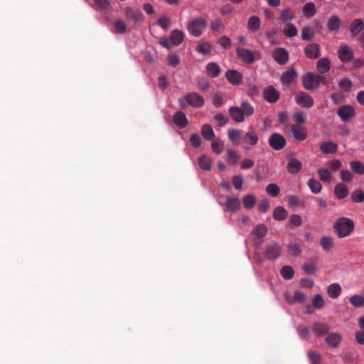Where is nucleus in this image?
I'll return each instance as SVG.
<instances>
[{"mask_svg": "<svg viewBox=\"0 0 364 364\" xmlns=\"http://www.w3.org/2000/svg\"><path fill=\"white\" fill-rule=\"evenodd\" d=\"M254 112V107L247 101L242 102L240 107H230L228 110V113L232 119L238 123L244 122L245 117L252 116Z\"/></svg>", "mask_w": 364, "mask_h": 364, "instance_id": "1", "label": "nucleus"}, {"mask_svg": "<svg viewBox=\"0 0 364 364\" xmlns=\"http://www.w3.org/2000/svg\"><path fill=\"white\" fill-rule=\"evenodd\" d=\"M354 228L353 220L346 217L339 218L333 225V230L339 238L349 236L353 232Z\"/></svg>", "mask_w": 364, "mask_h": 364, "instance_id": "2", "label": "nucleus"}, {"mask_svg": "<svg viewBox=\"0 0 364 364\" xmlns=\"http://www.w3.org/2000/svg\"><path fill=\"white\" fill-rule=\"evenodd\" d=\"M238 58L244 63L252 64L256 60L261 58V54L259 51H252L251 50L238 47L236 50Z\"/></svg>", "mask_w": 364, "mask_h": 364, "instance_id": "3", "label": "nucleus"}, {"mask_svg": "<svg viewBox=\"0 0 364 364\" xmlns=\"http://www.w3.org/2000/svg\"><path fill=\"white\" fill-rule=\"evenodd\" d=\"M179 102L181 107H186V102L193 107H201L204 105V98L197 92H191L186 95L185 98L180 99Z\"/></svg>", "mask_w": 364, "mask_h": 364, "instance_id": "4", "label": "nucleus"}, {"mask_svg": "<svg viewBox=\"0 0 364 364\" xmlns=\"http://www.w3.org/2000/svg\"><path fill=\"white\" fill-rule=\"evenodd\" d=\"M206 21L204 18L199 16L189 22L188 30L194 36H199L202 34L203 30L206 26Z\"/></svg>", "mask_w": 364, "mask_h": 364, "instance_id": "5", "label": "nucleus"}, {"mask_svg": "<svg viewBox=\"0 0 364 364\" xmlns=\"http://www.w3.org/2000/svg\"><path fill=\"white\" fill-rule=\"evenodd\" d=\"M269 144L274 150L279 151L287 145V140L283 135L273 133L269 138Z\"/></svg>", "mask_w": 364, "mask_h": 364, "instance_id": "6", "label": "nucleus"}, {"mask_svg": "<svg viewBox=\"0 0 364 364\" xmlns=\"http://www.w3.org/2000/svg\"><path fill=\"white\" fill-rule=\"evenodd\" d=\"M338 56L342 63H349L353 58V50L348 44H342L338 50Z\"/></svg>", "mask_w": 364, "mask_h": 364, "instance_id": "7", "label": "nucleus"}, {"mask_svg": "<svg viewBox=\"0 0 364 364\" xmlns=\"http://www.w3.org/2000/svg\"><path fill=\"white\" fill-rule=\"evenodd\" d=\"M304 53L307 58L317 59L321 55V46L317 43H311L304 48Z\"/></svg>", "mask_w": 364, "mask_h": 364, "instance_id": "8", "label": "nucleus"}, {"mask_svg": "<svg viewBox=\"0 0 364 364\" xmlns=\"http://www.w3.org/2000/svg\"><path fill=\"white\" fill-rule=\"evenodd\" d=\"M316 74L309 72L304 74L302 77L301 82L303 87L308 90H313L318 88V83L316 82Z\"/></svg>", "mask_w": 364, "mask_h": 364, "instance_id": "9", "label": "nucleus"}, {"mask_svg": "<svg viewBox=\"0 0 364 364\" xmlns=\"http://www.w3.org/2000/svg\"><path fill=\"white\" fill-rule=\"evenodd\" d=\"M295 102L304 108H310L314 105L313 98L305 92H298L295 95Z\"/></svg>", "mask_w": 364, "mask_h": 364, "instance_id": "10", "label": "nucleus"}, {"mask_svg": "<svg viewBox=\"0 0 364 364\" xmlns=\"http://www.w3.org/2000/svg\"><path fill=\"white\" fill-rule=\"evenodd\" d=\"M272 58L274 60L281 65H285L289 59V54L288 51L284 48H277L272 51Z\"/></svg>", "mask_w": 364, "mask_h": 364, "instance_id": "11", "label": "nucleus"}, {"mask_svg": "<svg viewBox=\"0 0 364 364\" xmlns=\"http://www.w3.org/2000/svg\"><path fill=\"white\" fill-rule=\"evenodd\" d=\"M355 114L354 108L348 105L341 106L337 110V114L343 122L350 121Z\"/></svg>", "mask_w": 364, "mask_h": 364, "instance_id": "12", "label": "nucleus"}, {"mask_svg": "<svg viewBox=\"0 0 364 364\" xmlns=\"http://www.w3.org/2000/svg\"><path fill=\"white\" fill-rule=\"evenodd\" d=\"M126 18L129 21L132 20L135 23L142 22L144 21V15L139 10L133 9L131 7H126L124 9Z\"/></svg>", "mask_w": 364, "mask_h": 364, "instance_id": "13", "label": "nucleus"}, {"mask_svg": "<svg viewBox=\"0 0 364 364\" xmlns=\"http://www.w3.org/2000/svg\"><path fill=\"white\" fill-rule=\"evenodd\" d=\"M264 100L269 103H275L280 97L279 92L273 86L269 85L263 92Z\"/></svg>", "mask_w": 364, "mask_h": 364, "instance_id": "14", "label": "nucleus"}, {"mask_svg": "<svg viewBox=\"0 0 364 364\" xmlns=\"http://www.w3.org/2000/svg\"><path fill=\"white\" fill-rule=\"evenodd\" d=\"M281 255V247L278 243H272L267 246L264 255L269 259L273 260Z\"/></svg>", "mask_w": 364, "mask_h": 364, "instance_id": "15", "label": "nucleus"}, {"mask_svg": "<svg viewBox=\"0 0 364 364\" xmlns=\"http://www.w3.org/2000/svg\"><path fill=\"white\" fill-rule=\"evenodd\" d=\"M228 81L232 85H240L242 82V75L236 70L229 69L225 73Z\"/></svg>", "mask_w": 364, "mask_h": 364, "instance_id": "16", "label": "nucleus"}, {"mask_svg": "<svg viewBox=\"0 0 364 364\" xmlns=\"http://www.w3.org/2000/svg\"><path fill=\"white\" fill-rule=\"evenodd\" d=\"M291 132L294 139L297 141H304L307 137V130L301 125L292 124L291 126Z\"/></svg>", "mask_w": 364, "mask_h": 364, "instance_id": "17", "label": "nucleus"}, {"mask_svg": "<svg viewBox=\"0 0 364 364\" xmlns=\"http://www.w3.org/2000/svg\"><path fill=\"white\" fill-rule=\"evenodd\" d=\"M302 168V163L299 159L294 157H289L288 163L287 164V170L291 174H296Z\"/></svg>", "mask_w": 364, "mask_h": 364, "instance_id": "18", "label": "nucleus"}, {"mask_svg": "<svg viewBox=\"0 0 364 364\" xmlns=\"http://www.w3.org/2000/svg\"><path fill=\"white\" fill-rule=\"evenodd\" d=\"M298 76L297 72L294 67L289 68L281 76V81L284 85L291 84L294 79Z\"/></svg>", "mask_w": 364, "mask_h": 364, "instance_id": "19", "label": "nucleus"}, {"mask_svg": "<svg viewBox=\"0 0 364 364\" xmlns=\"http://www.w3.org/2000/svg\"><path fill=\"white\" fill-rule=\"evenodd\" d=\"M338 144L333 141H325L320 144V150L323 154H331L338 151Z\"/></svg>", "mask_w": 364, "mask_h": 364, "instance_id": "20", "label": "nucleus"}, {"mask_svg": "<svg viewBox=\"0 0 364 364\" xmlns=\"http://www.w3.org/2000/svg\"><path fill=\"white\" fill-rule=\"evenodd\" d=\"M173 122L179 128H184L188 124L186 114L181 111H177L173 117Z\"/></svg>", "mask_w": 364, "mask_h": 364, "instance_id": "21", "label": "nucleus"}, {"mask_svg": "<svg viewBox=\"0 0 364 364\" xmlns=\"http://www.w3.org/2000/svg\"><path fill=\"white\" fill-rule=\"evenodd\" d=\"M342 339L341 334L338 333H331L326 338V343L330 348H336L340 344Z\"/></svg>", "mask_w": 364, "mask_h": 364, "instance_id": "22", "label": "nucleus"}, {"mask_svg": "<svg viewBox=\"0 0 364 364\" xmlns=\"http://www.w3.org/2000/svg\"><path fill=\"white\" fill-rule=\"evenodd\" d=\"M243 141L245 143L247 144L250 146H255L257 144L259 141V137L257 134L253 131L251 128L249 131L245 134L243 137Z\"/></svg>", "mask_w": 364, "mask_h": 364, "instance_id": "23", "label": "nucleus"}, {"mask_svg": "<svg viewBox=\"0 0 364 364\" xmlns=\"http://www.w3.org/2000/svg\"><path fill=\"white\" fill-rule=\"evenodd\" d=\"M364 28V21L360 18L354 19L350 25V31L353 36H357Z\"/></svg>", "mask_w": 364, "mask_h": 364, "instance_id": "24", "label": "nucleus"}, {"mask_svg": "<svg viewBox=\"0 0 364 364\" xmlns=\"http://www.w3.org/2000/svg\"><path fill=\"white\" fill-rule=\"evenodd\" d=\"M341 19L336 15H333L328 19L327 27L330 31H338L341 28Z\"/></svg>", "mask_w": 364, "mask_h": 364, "instance_id": "25", "label": "nucleus"}, {"mask_svg": "<svg viewBox=\"0 0 364 364\" xmlns=\"http://www.w3.org/2000/svg\"><path fill=\"white\" fill-rule=\"evenodd\" d=\"M206 71L209 77L215 78L220 75L221 73V69L217 63H208L206 65Z\"/></svg>", "mask_w": 364, "mask_h": 364, "instance_id": "26", "label": "nucleus"}, {"mask_svg": "<svg viewBox=\"0 0 364 364\" xmlns=\"http://www.w3.org/2000/svg\"><path fill=\"white\" fill-rule=\"evenodd\" d=\"M316 68L320 74H324L331 68L330 60L326 58H320L316 63Z\"/></svg>", "mask_w": 364, "mask_h": 364, "instance_id": "27", "label": "nucleus"}, {"mask_svg": "<svg viewBox=\"0 0 364 364\" xmlns=\"http://www.w3.org/2000/svg\"><path fill=\"white\" fill-rule=\"evenodd\" d=\"M169 37L172 46H178L183 42L184 34L181 31L175 29L171 31Z\"/></svg>", "mask_w": 364, "mask_h": 364, "instance_id": "28", "label": "nucleus"}, {"mask_svg": "<svg viewBox=\"0 0 364 364\" xmlns=\"http://www.w3.org/2000/svg\"><path fill=\"white\" fill-rule=\"evenodd\" d=\"M341 287L338 283L331 284L327 288L328 296L333 299H337L341 295Z\"/></svg>", "mask_w": 364, "mask_h": 364, "instance_id": "29", "label": "nucleus"}, {"mask_svg": "<svg viewBox=\"0 0 364 364\" xmlns=\"http://www.w3.org/2000/svg\"><path fill=\"white\" fill-rule=\"evenodd\" d=\"M228 136L233 144L237 145L240 142L241 131L238 129H229L228 130Z\"/></svg>", "mask_w": 364, "mask_h": 364, "instance_id": "30", "label": "nucleus"}, {"mask_svg": "<svg viewBox=\"0 0 364 364\" xmlns=\"http://www.w3.org/2000/svg\"><path fill=\"white\" fill-rule=\"evenodd\" d=\"M334 193L338 199H343L349 194V191L346 185L338 183L334 188Z\"/></svg>", "mask_w": 364, "mask_h": 364, "instance_id": "31", "label": "nucleus"}, {"mask_svg": "<svg viewBox=\"0 0 364 364\" xmlns=\"http://www.w3.org/2000/svg\"><path fill=\"white\" fill-rule=\"evenodd\" d=\"M315 29L310 26H304L301 29V38L306 41H310L314 38Z\"/></svg>", "mask_w": 364, "mask_h": 364, "instance_id": "32", "label": "nucleus"}, {"mask_svg": "<svg viewBox=\"0 0 364 364\" xmlns=\"http://www.w3.org/2000/svg\"><path fill=\"white\" fill-rule=\"evenodd\" d=\"M320 245L324 251H330L335 245L334 239L331 236H323L321 238Z\"/></svg>", "mask_w": 364, "mask_h": 364, "instance_id": "33", "label": "nucleus"}, {"mask_svg": "<svg viewBox=\"0 0 364 364\" xmlns=\"http://www.w3.org/2000/svg\"><path fill=\"white\" fill-rule=\"evenodd\" d=\"M312 331L316 333L318 336H323L328 333L329 327L325 323H315L312 326Z\"/></svg>", "mask_w": 364, "mask_h": 364, "instance_id": "34", "label": "nucleus"}, {"mask_svg": "<svg viewBox=\"0 0 364 364\" xmlns=\"http://www.w3.org/2000/svg\"><path fill=\"white\" fill-rule=\"evenodd\" d=\"M240 200L238 198L230 196L227 198L225 206L227 210L235 211L240 208Z\"/></svg>", "mask_w": 364, "mask_h": 364, "instance_id": "35", "label": "nucleus"}, {"mask_svg": "<svg viewBox=\"0 0 364 364\" xmlns=\"http://www.w3.org/2000/svg\"><path fill=\"white\" fill-rule=\"evenodd\" d=\"M304 15L307 18L314 16L316 12V6L313 2H308L302 8Z\"/></svg>", "mask_w": 364, "mask_h": 364, "instance_id": "36", "label": "nucleus"}, {"mask_svg": "<svg viewBox=\"0 0 364 364\" xmlns=\"http://www.w3.org/2000/svg\"><path fill=\"white\" fill-rule=\"evenodd\" d=\"M203 136L208 141L213 140L215 138V133L212 127L209 124H205L201 129Z\"/></svg>", "mask_w": 364, "mask_h": 364, "instance_id": "37", "label": "nucleus"}, {"mask_svg": "<svg viewBox=\"0 0 364 364\" xmlns=\"http://www.w3.org/2000/svg\"><path fill=\"white\" fill-rule=\"evenodd\" d=\"M261 21L257 16H252L247 22V28L251 31H256L260 28Z\"/></svg>", "mask_w": 364, "mask_h": 364, "instance_id": "38", "label": "nucleus"}, {"mask_svg": "<svg viewBox=\"0 0 364 364\" xmlns=\"http://www.w3.org/2000/svg\"><path fill=\"white\" fill-rule=\"evenodd\" d=\"M288 213L282 206L275 208L273 213V218L276 220H284L287 217Z\"/></svg>", "mask_w": 364, "mask_h": 364, "instance_id": "39", "label": "nucleus"}, {"mask_svg": "<svg viewBox=\"0 0 364 364\" xmlns=\"http://www.w3.org/2000/svg\"><path fill=\"white\" fill-rule=\"evenodd\" d=\"M351 170L356 174L364 175V164L359 161H353L350 164Z\"/></svg>", "mask_w": 364, "mask_h": 364, "instance_id": "40", "label": "nucleus"}, {"mask_svg": "<svg viewBox=\"0 0 364 364\" xmlns=\"http://www.w3.org/2000/svg\"><path fill=\"white\" fill-rule=\"evenodd\" d=\"M283 33L287 37L292 38L297 35L298 30L294 24L287 23L285 25V26L283 29Z\"/></svg>", "mask_w": 364, "mask_h": 364, "instance_id": "41", "label": "nucleus"}, {"mask_svg": "<svg viewBox=\"0 0 364 364\" xmlns=\"http://www.w3.org/2000/svg\"><path fill=\"white\" fill-rule=\"evenodd\" d=\"M294 11L290 8H287L282 11L280 19L283 22H287L294 19Z\"/></svg>", "mask_w": 364, "mask_h": 364, "instance_id": "42", "label": "nucleus"}, {"mask_svg": "<svg viewBox=\"0 0 364 364\" xmlns=\"http://www.w3.org/2000/svg\"><path fill=\"white\" fill-rule=\"evenodd\" d=\"M307 183H308V186L309 187L311 191L313 193L316 194V193H318L321 192V191L322 189V186L318 180L311 178L309 180Z\"/></svg>", "mask_w": 364, "mask_h": 364, "instance_id": "43", "label": "nucleus"}, {"mask_svg": "<svg viewBox=\"0 0 364 364\" xmlns=\"http://www.w3.org/2000/svg\"><path fill=\"white\" fill-rule=\"evenodd\" d=\"M199 166L204 171H208L211 168V160L205 155H203L199 158Z\"/></svg>", "mask_w": 364, "mask_h": 364, "instance_id": "44", "label": "nucleus"}, {"mask_svg": "<svg viewBox=\"0 0 364 364\" xmlns=\"http://www.w3.org/2000/svg\"><path fill=\"white\" fill-rule=\"evenodd\" d=\"M255 196L252 194H248L242 199L243 205L247 209L252 208L255 205Z\"/></svg>", "mask_w": 364, "mask_h": 364, "instance_id": "45", "label": "nucleus"}, {"mask_svg": "<svg viewBox=\"0 0 364 364\" xmlns=\"http://www.w3.org/2000/svg\"><path fill=\"white\" fill-rule=\"evenodd\" d=\"M350 304L355 308L364 306V297L361 295H353L350 299Z\"/></svg>", "mask_w": 364, "mask_h": 364, "instance_id": "46", "label": "nucleus"}, {"mask_svg": "<svg viewBox=\"0 0 364 364\" xmlns=\"http://www.w3.org/2000/svg\"><path fill=\"white\" fill-rule=\"evenodd\" d=\"M114 31L119 34H123L127 31V24L122 20L119 19L114 23Z\"/></svg>", "mask_w": 364, "mask_h": 364, "instance_id": "47", "label": "nucleus"}, {"mask_svg": "<svg viewBox=\"0 0 364 364\" xmlns=\"http://www.w3.org/2000/svg\"><path fill=\"white\" fill-rule=\"evenodd\" d=\"M294 122L296 123L295 124H304L306 122V116L305 113L302 111H297L293 114L292 116Z\"/></svg>", "mask_w": 364, "mask_h": 364, "instance_id": "48", "label": "nucleus"}, {"mask_svg": "<svg viewBox=\"0 0 364 364\" xmlns=\"http://www.w3.org/2000/svg\"><path fill=\"white\" fill-rule=\"evenodd\" d=\"M266 191L269 196L277 197L280 193V188L276 183H270L267 185Z\"/></svg>", "mask_w": 364, "mask_h": 364, "instance_id": "49", "label": "nucleus"}, {"mask_svg": "<svg viewBox=\"0 0 364 364\" xmlns=\"http://www.w3.org/2000/svg\"><path fill=\"white\" fill-rule=\"evenodd\" d=\"M318 175L321 181L323 182H328L331 178V173L329 170L323 168H320L318 170Z\"/></svg>", "mask_w": 364, "mask_h": 364, "instance_id": "50", "label": "nucleus"}, {"mask_svg": "<svg viewBox=\"0 0 364 364\" xmlns=\"http://www.w3.org/2000/svg\"><path fill=\"white\" fill-rule=\"evenodd\" d=\"M281 275L285 279H291L294 276V269L291 266H284L282 268L280 271Z\"/></svg>", "mask_w": 364, "mask_h": 364, "instance_id": "51", "label": "nucleus"}, {"mask_svg": "<svg viewBox=\"0 0 364 364\" xmlns=\"http://www.w3.org/2000/svg\"><path fill=\"white\" fill-rule=\"evenodd\" d=\"M325 304L324 299L321 294H316L312 299V305L317 309H321Z\"/></svg>", "mask_w": 364, "mask_h": 364, "instance_id": "52", "label": "nucleus"}, {"mask_svg": "<svg viewBox=\"0 0 364 364\" xmlns=\"http://www.w3.org/2000/svg\"><path fill=\"white\" fill-rule=\"evenodd\" d=\"M351 199L354 203H362L364 201V192L360 189L354 191L351 194Z\"/></svg>", "mask_w": 364, "mask_h": 364, "instance_id": "53", "label": "nucleus"}, {"mask_svg": "<svg viewBox=\"0 0 364 364\" xmlns=\"http://www.w3.org/2000/svg\"><path fill=\"white\" fill-rule=\"evenodd\" d=\"M223 141L220 139H217L211 143V149L213 152L220 154L223 149Z\"/></svg>", "mask_w": 364, "mask_h": 364, "instance_id": "54", "label": "nucleus"}, {"mask_svg": "<svg viewBox=\"0 0 364 364\" xmlns=\"http://www.w3.org/2000/svg\"><path fill=\"white\" fill-rule=\"evenodd\" d=\"M198 87L202 92H206L210 88V82L208 80L204 77L198 79Z\"/></svg>", "mask_w": 364, "mask_h": 364, "instance_id": "55", "label": "nucleus"}, {"mask_svg": "<svg viewBox=\"0 0 364 364\" xmlns=\"http://www.w3.org/2000/svg\"><path fill=\"white\" fill-rule=\"evenodd\" d=\"M211 45L209 43H203L196 47V50L203 55L209 54L211 52Z\"/></svg>", "mask_w": 364, "mask_h": 364, "instance_id": "56", "label": "nucleus"}, {"mask_svg": "<svg viewBox=\"0 0 364 364\" xmlns=\"http://www.w3.org/2000/svg\"><path fill=\"white\" fill-rule=\"evenodd\" d=\"M156 24L164 30H167L170 26L171 19L166 16H163L157 20Z\"/></svg>", "mask_w": 364, "mask_h": 364, "instance_id": "57", "label": "nucleus"}, {"mask_svg": "<svg viewBox=\"0 0 364 364\" xmlns=\"http://www.w3.org/2000/svg\"><path fill=\"white\" fill-rule=\"evenodd\" d=\"M267 228L263 224L258 225L254 229V234L257 237L258 239L262 238L267 234Z\"/></svg>", "mask_w": 364, "mask_h": 364, "instance_id": "58", "label": "nucleus"}, {"mask_svg": "<svg viewBox=\"0 0 364 364\" xmlns=\"http://www.w3.org/2000/svg\"><path fill=\"white\" fill-rule=\"evenodd\" d=\"M288 203L290 207H297L304 205V203L299 199L297 196L290 195L288 196Z\"/></svg>", "mask_w": 364, "mask_h": 364, "instance_id": "59", "label": "nucleus"}, {"mask_svg": "<svg viewBox=\"0 0 364 364\" xmlns=\"http://www.w3.org/2000/svg\"><path fill=\"white\" fill-rule=\"evenodd\" d=\"M95 6L102 10H109L111 9V4L108 0H94Z\"/></svg>", "mask_w": 364, "mask_h": 364, "instance_id": "60", "label": "nucleus"}, {"mask_svg": "<svg viewBox=\"0 0 364 364\" xmlns=\"http://www.w3.org/2000/svg\"><path fill=\"white\" fill-rule=\"evenodd\" d=\"M288 250H289V253L291 255H294V256L299 255L301 252L300 245L298 244H294V243L289 244V247H288Z\"/></svg>", "mask_w": 364, "mask_h": 364, "instance_id": "61", "label": "nucleus"}, {"mask_svg": "<svg viewBox=\"0 0 364 364\" xmlns=\"http://www.w3.org/2000/svg\"><path fill=\"white\" fill-rule=\"evenodd\" d=\"M353 86V83L351 82V80L348 78H344L343 80H341L339 82V87L345 90V91H350L351 87Z\"/></svg>", "mask_w": 364, "mask_h": 364, "instance_id": "62", "label": "nucleus"}, {"mask_svg": "<svg viewBox=\"0 0 364 364\" xmlns=\"http://www.w3.org/2000/svg\"><path fill=\"white\" fill-rule=\"evenodd\" d=\"M289 221L291 225L298 227L301 224L302 220L299 215L293 214L289 217Z\"/></svg>", "mask_w": 364, "mask_h": 364, "instance_id": "63", "label": "nucleus"}, {"mask_svg": "<svg viewBox=\"0 0 364 364\" xmlns=\"http://www.w3.org/2000/svg\"><path fill=\"white\" fill-rule=\"evenodd\" d=\"M309 358L311 364H319L321 362V355L314 351L309 353Z\"/></svg>", "mask_w": 364, "mask_h": 364, "instance_id": "64", "label": "nucleus"}]
</instances>
